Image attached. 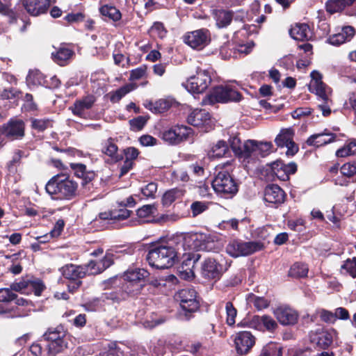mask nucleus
I'll return each mask as SVG.
<instances>
[{
    "label": "nucleus",
    "instance_id": "nucleus-10",
    "mask_svg": "<svg viewBox=\"0 0 356 356\" xmlns=\"http://www.w3.org/2000/svg\"><path fill=\"white\" fill-rule=\"evenodd\" d=\"M211 81L209 72L207 70H199L196 75L190 77L186 81L182 83L189 92L202 93L206 90Z\"/></svg>",
    "mask_w": 356,
    "mask_h": 356
},
{
    "label": "nucleus",
    "instance_id": "nucleus-28",
    "mask_svg": "<svg viewBox=\"0 0 356 356\" xmlns=\"http://www.w3.org/2000/svg\"><path fill=\"white\" fill-rule=\"evenodd\" d=\"M336 135L325 130L322 133L313 134L309 136L306 143L309 146L321 147L335 140Z\"/></svg>",
    "mask_w": 356,
    "mask_h": 356
},
{
    "label": "nucleus",
    "instance_id": "nucleus-27",
    "mask_svg": "<svg viewBox=\"0 0 356 356\" xmlns=\"http://www.w3.org/2000/svg\"><path fill=\"white\" fill-rule=\"evenodd\" d=\"M263 326L266 330L273 332L278 327L276 321L270 316L263 315L261 316H254L250 321V327H254L259 330H261Z\"/></svg>",
    "mask_w": 356,
    "mask_h": 356
},
{
    "label": "nucleus",
    "instance_id": "nucleus-62",
    "mask_svg": "<svg viewBox=\"0 0 356 356\" xmlns=\"http://www.w3.org/2000/svg\"><path fill=\"white\" fill-rule=\"evenodd\" d=\"M146 70H147V68L144 65L132 70L130 72L129 80H131V81L138 80V79H140L143 77L145 76Z\"/></svg>",
    "mask_w": 356,
    "mask_h": 356
},
{
    "label": "nucleus",
    "instance_id": "nucleus-59",
    "mask_svg": "<svg viewBox=\"0 0 356 356\" xmlns=\"http://www.w3.org/2000/svg\"><path fill=\"white\" fill-rule=\"evenodd\" d=\"M84 266V271L86 275H96L101 273L102 269L100 266H99L98 261H90L87 265L83 266Z\"/></svg>",
    "mask_w": 356,
    "mask_h": 356
},
{
    "label": "nucleus",
    "instance_id": "nucleus-20",
    "mask_svg": "<svg viewBox=\"0 0 356 356\" xmlns=\"http://www.w3.org/2000/svg\"><path fill=\"white\" fill-rule=\"evenodd\" d=\"M25 125L22 120L10 119L2 127V134L10 140L21 139L24 136Z\"/></svg>",
    "mask_w": 356,
    "mask_h": 356
},
{
    "label": "nucleus",
    "instance_id": "nucleus-6",
    "mask_svg": "<svg viewBox=\"0 0 356 356\" xmlns=\"http://www.w3.org/2000/svg\"><path fill=\"white\" fill-rule=\"evenodd\" d=\"M65 332L62 327L49 328L43 334V338L48 342V356H55L67 348V341L65 339Z\"/></svg>",
    "mask_w": 356,
    "mask_h": 356
},
{
    "label": "nucleus",
    "instance_id": "nucleus-40",
    "mask_svg": "<svg viewBox=\"0 0 356 356\" xmlns=\"http://www.w3.org/2000/svg\"><path fill=\"white\" fill-rule=\"evenodd\" d=\"M99 13L104 17H108L113 22L119 21L122 17L120 11L115 6L106 4L99 8Z\"/></svg>",
    "mask_w": 356,
    "mask_h": 356
},
{
    "label": "nucleus",
    "instance_id": "nucleus-64",
    "mask_svg": "<svg viewBox=\"0 0 356 356\" xmlns=\"http://www.w3.org/2000/svg\"><path fill=\"white\" fill-rule=\"evenodd\" d=\"M193 216H197L207 209V205L204 202H195L191 205Z\"/></svg>",
    "mask_w": 356,
    "mask_h": 356
},
{
    "label": "nucleus",
    "instance_id": "nucleus-1",
    "mask_svg": "<svg viewBox=\"0 0 356 356\" xmlns=\"http://www.w3.org/2000/svg\"><path fill=\"white\" fill-rule=\"evenodd\" d=\"M197 234L177 235L166 241L152 244L148 250L146 259L149 264L158 269L172 267L177 261L181 251L195 250L198 247Z\"/></svg>",
    "mask_w": 356,
    "mask_h": 356
},
{
    "label": "nucleus",
    "instance_id": "nucleus-22",
    "mask_svg": "<svg viewBox=\"0 0 356 356\" xmlns=\"http://www.w3.org/2000/svg\"><path fill=\"white\" fill-rule=\"evenodd\" d=\"M184 259L179 268V272L181 278L184 280H191L195 277L194 266L196 262L200 259V255L196 253H183Z\"/></svg>",
    "mask_w": 356,
    "mask_h": 356
},
{
    "label": "nucleus",
    "instance_id": "nucleus-61",
    "mask_svg": "<svg viewBox=\"0 0 356 356\" xmlns=\"http://www.w3.org/2000/svg\"><path fill=\"white\" fill-rule=\"evenodd\" d=\"M316 313L320 316L321 319L325 323H333L334 321V315L332 312L320 309L316 310Z\"/></svg>",
    "mask_w": 356,
    "mask_h": 356
},
{
    "label": "nucleus",
    "instance_id": "nucleus-8",
    "mask_svg": "<svg viewBox=\"0 0 356 356\" xmlns=\"http://www.w3.org/2000/svg\"><path fill=\"white\" fill-rule=\"evenodd\" d=\"M264 248L261 241L244 242L239 240L231 241L226 247V252L233 257L247 256L261 250Z\"/></svg>",
    "mask_w": 356,
    "mask_h": 356
},
{
    "label": "nucleus",
    "instance_id": "nucleus-58",
    "mask_svg": "<svg viewBox=\"0 0 356 356\" xmlns=\"http://www.w3.org/2000/svg\"><path fill=\"white\" fill-rule=\"evenodd\" d=\"M45 286L43 282L38 279L29 281V291L33 290L36 296H40L44 289Z\"/></svg>",
    "mask_w": 356,
    "mask_h": 356
},
{
    "label": "nucleus",
    "instance_id": "nucleus-35",
    "mask_svg": "<svg viewBox=\"0 0 356 356\" xmlns=\"http://www.w3.org/2000/svg\"><path fill=\"white\" fill-rule=\"evenodd\" d=\"M121 299L115 293H104L102 294L100 298H94L88 303L86 304L87 309L94 311L97 309L102 306V300L105 301L106 300H111L113 301H119Z\"/></svg>",
    "mask_w": 356,
    "mask_h": 356
},
{
    "label": "nucleus",
    "instance_id": "nucleus-25",
    "mask_svg": "<svg viewBox=\"0 0 356 356\" xmlns=\"http://www.w3.org/2000/svg\"><path fill=\"white\" fill-rule=\"evenodd\" d=\"M95 100V97L92 95L85 96L81 99H76L74 104L70 107V110L74 115L83 118L85 115V111L91 108Z\"/></svg>",
    "mask_w": 356,
    "mask_h": 356
},
{
    "label": "nucleus",
    "instance_id": "nucleus-52",
    "mask_svg": "<svg viewBox=\"0 0 356 356\" xmlns=\"http://www.w3.org/2000/svg\"><path fill=\"white\" fill-rule=\"evenodd\" d=\"M30 280L26 278H22L19 281L14 282L10 285V289L13 291L20 292L22 293H29V284Z\"/></svg>",
    "mask_w": 356,
    "mask_h": 356
},
{
    "label": "nucleus",
    "instance_id": "nucleus-49",
    "mask_svg": "<svg viewBox=\"0 0 356 356\" xmlns=\"http://www.w3.org/2000/svg\"><path fill=\"white\" fill-rule=\"evenodd\" d=\"M284 169H282L277 173L276 176L280 180L286 181L289 179V175L294 174L297 170V165L295 163H290L285 166Z\"/></svg>",
    "mask_w": 356,
    "mask_h": 356
},
{
    "label": "nucleus",
    "instance_id": "nucleus-56",
    "mask_svg": "<svg viewBox=\"0 0 356 356\" xmlns=\"http://www.w3.org/2000/svg\"><path fill=\"white\" fill-rule=\"evenodd\" d=\"M11 289H0V302H10L17 299V295L14 293Z\"/></svg>",
    "mask_w": 356,
    "mask_h": 356
},
{
    "label": "nucleus",
    "instance_id": "nucleus-31",
    "mask_svg": "<svg viewBox=\"0 0 356 356\" xmlns=\"http://www.w3.org/2000/svg\"><path fill=\"white\" fill-rule=\"evenodd\" d=\"M73 55V50L66 46H61L56 51L51 53L54 61L61 66L67 65Z\"/></svg>",
    "mask_w": 356,
    "mask_h": 356
},
{
    "label": "nucleus",
    "instance_id": "nucleus-38",
    "mask_svg": "<svg viewBox=\"0 0 356 356\" xmlns=\"http://www.w3.org/2000/svg\"><path fill=\"white\" fill-rule=\"evenodd\" d=\"M355 0H328L326 2L325 8L327 13L330 14L341 12L347 6H350Z\"/></svg>",
    "mask_w": 356,
    "mask_h": 356
},
{
    "label": "nucleus",
    "instance_id": "nucleus-11",
    "mask_svg": "<svg viewBox=\"0 0 356 356\" xmlns=\"http://www.w3.org/2000/svg\"><path fill=\"white\" fill-rule=\"evenodd\" d=\"M249 149L246 163H254L260 157H265L272 152L273 145L270 142H258L254 140H248L245 147Z\"/></svg>",
    "mask_w": 356,
    "mask_h": 356
},
{
    "label": "nucleus",
    "instance_id": "nucleus-60",
    "mask_svg": "<svg viewBox=\"0 0 356 356\" xmlns=\"http://www.w3.org/2000/svg\"><path fill=\"white\" fill-rule=\"evenodd\" d=\"M157 191V184L150 182L141 188L142 194L146 197H154Z\"/></svg>",
    "mask_w": 356,
    "mask_h": 356
},
{
    "label": "nucleus",
    "instance_id": "nucleus-43",
    "mask_svg": "<svg viewBox=\"0 0 356 356\" xmlns=\"http://www.w3.org/2000/svg\"><path fill=\"white\" fill-rule=\"evenodd\" d=\"M228 149V145L225 140H218L212 146L209 155L213 158H221L225 155Z\"/></svg>",
    "mask_w": 356,
    "mask_h": 356
},
{
    "label": "nucleus",
    "instance_id": "nucleus-53",
    "mask_svg": "<svg viewBox=\"0 0 356 356\" xmlns=\"http://www.w3.org/2000/svg\"><path fill=\"white\" fill-rule=\"evenodd\" d=\"M181 195V192L177 189H171L166 191L162 197L163 204L165 206L171 204Z\"/></svg>",
    "mask_w": 356,
    "mask_h": 356
},
{
    "label": "nucleus",
    "instance_id": "nucleus-63",
    "mask_svg": "<svg viewBox=\"0 0 356 356\" xmlns=\"http://www.w3.org/2000/svg\"><path fill=\"white\" fill-rule=\"evenodd\" d=\"M122 354L120 348L116 343H113L107 350L100 353L99 356H120Z\"/></svg>",
    "mask_w": 356,
    "mask_h": 356
},
{
    "label": "nucleus",
    "instance_id": "nucleus-57",
    "mask_svg": "<svg viewBox=\"0 0 356 356\" xmlns=\"http://www.w3.org/2000/svg\"><path fill=\"white\" fill-rule=\"evenodd\" d=\"M150 33L153 37L163 38L166 35V30L161 22H155L150 29Z\"/></svg>",
    "mask_w": 356,
    "mask_h": 356
},
{
    "label": "nucleus",
    "instance_id": "nucleus-3",
    "mask_svg": "<svg viewBox=\"0 0 356 356\" xmlns=\"http://www.w3.org/2000/svg\"><path fill=\"white\" fill-rule=\"evenodd\" d=\"M310 76L312 80L309 85V90L315 93L322 101L318 105V108L322 112L323 116H327L331 113L330 107L331 101L329 98L330 89L322 81V75L318 71H312Z\"/></svg>",
    "mask_w": 356,
    "mask_h": 356
},
{
    "label": "nucleus",
    "instance_id": "nucleus-29",
    "mask_svg": "<svg viewBox=\"0 0 356 356\" xmlns=\"http://www.w3.org/2000/svg\"><path fill=\"white\" fill-rule=\"evenodd\" d=\"M229 145L234 154L243 161L246 163L247 157L248 155L249 149L245 147L248 143V140L242 143L241 139L237 136L230 137L229 140Z\"/></svg>",
    "mask_w": 356,
    "mask_h": 356
},
{
    "label": "nucleus",
    "instance_id": "nucleus-34",
    "mask_svg": "<svg viewBox=\"0 0 356 356\" xmlns=\"http://www.w3.org/2000/svg\"><path fill=\"white\" fill-rule=\"evenodd\" d=\"M173 103L172 99H160L154 103H148L146 108L154 113H163L171 108Z\"/></svg>",
    "mask_w": 356,
    "mask_h": 356
},
{
    "label": "nucleus",
    "instance_id": "nucleus-32",
    "mask_svg": "<svg viewBox=\"0 0 356 356\" xmlns=\"http://www.w3.org/2000/svg\"><path fill=\"white\" fill-rule=\"evenodd\" d=\"M291 37L296 40H307L311 36V31L306 24H296L289 31Z\"/></svg>",
    "mask_w": 356,
    "mask_h": 356
},
{
    "label": "nucleus",
    "instance_id": "nucleus-55",
    "mask_svg": "<svg viewBox=\"0 0 356 356\" xmlns=\"http://www.w3.org/2000/svg\"><path fill=\"white\" fill-rule=\"evenodd\" d=\"M156 211V207L153 204L144 205L137 210V216L139 218H145L153 215Z\"/></svg>",
    "mask_w": 356,
    "mask_h": 356
},
{
    "label": "nucleus",
    "instance_id": "nucleus-19",
    "mask_svg": "<svg viewBox=\"0 0 356 356\" xmlns=\"http://www.w3.org/2000/svg\"><path fill=\"white\" fill-rule=\"evenodd\" d=\"M293 135L294 132L292 129H283L275 139L278 147L287 148V155L293 156L298 151V146L293 140Z\"/></svg>",
    "mask_w": 356,
    "mask_h": 356
},
{
    "label": "nucleus",
    "instance_id": "nucleus-41",
    "mask_svg": "<svg viewBox=\"0 0 356 356\" xmlns=\"http://www.w3.org/2000/svg\"><path fill=\"white\" fill-rule=\"evenodd\" d=\"M70 167L74 171L75 176L79 178L83 179L85 182H88L93 178V173L87 172L86 167L85 165L81 163H71Z\"/></svg>",
    "mask_w": 356,
    "mask_h": 356
},
{
    "label": "nucleus",
    "instance_id": "nucleus-37",
    "mask_svg": "<svg viewBox=\"0 0 356 356\" xmlns=\"http://www.w3.org/2000/svg\"><path fill=\"white\" fill-rule=\"evenodd\" d=\"M246 301L248 305L253 306L258 311L266 309L270 305V300L267 298L254 293H248L246 296Z\"/></svg>",
    "mask_w": 356,
    "mask_h": 356
},
{
    "label": "nucleus",
    "instance_id": "nucleus-9",
    "mask_svg": "<svg viewBox=\"0 0 356 356\" xmlns=\"http://www.w3.org/2000/svg\"><path fill=\"white\" fill-rule=\"evenodd\" d=\"M191 134V128L185 125L177 124L163 129L161 132V137L168 144L175 145L187 140Z\"/></svg>",
    "mask_w": 356,
    "mask_h": 356
},
{
    "label": "nucleus",
    "instance_id": "nucleus-13",
    "mask_svg": "<svg viewBox=\"0 0 356 356\" xmlns=\"http://www.w3.org/2000/svg\"><path fill=\"white\" fill-rule=\"evenodd\" d=\"M184 42L194 49L201 50L210 42V33L205 29L186 33L184 36Z\"/></svg>",
    "mask_w": 356,
    "mask_h": 356
},
{
    "label": "nucleus",
    "instance_id": "nucleus-48",
    "mask_svg": "<svg viewBox=\"0 0 356 356\" xmlns=\"http://www.w3.org/2000/svg\"><path fill=\"white\" fill-rule=\"evenodd\" d=\"M226 323L229 326H234L236 323L237 310L234 307L232 302L228 301L225 303Z\"/></svg>",
    "mask_w": 356,
    "mask_h": 356
},
{
    "label": "nucleus",
    "instance_id": "nucleus-39",
    "mask_svg": "<svg viewBox=\"0 0 356 356\" xmlns=\"http://www.w3.org/2000/svg\"><path fill=\"white\" fill-rule=\"evenodd\" d=\"M340 172L346 178L341 180L337 179L336 183L341 186H346L348 184L346 178L353 177L356 175V165L350 163H345L341 167Z\"/></svg>",
    "mask_w": 356,
    "mask_h": 356
},
{
    "label": "nucleus",
    "instance_id": "nucleus-24",
    "mask_svg": "<svg viewBox=\"0 0 356 356\" xmlns=\"http://www.w3.org/2000/svg\"><path fill=\"white\" fill-rule=\"evenodd\" d=\"M286 194L277 185L270 184L266 187L264 200L271 206H277L284 201Z\"/></svg>",
    "mask_w": 356,
    "mask_h": 356
},
{
    "label": "nucleus",
    "instance_id": "nucleus-46",
    "mask_svg": "<svg viewBox=\"0 0 356 356\" xmlns=\"http://www.w3.org/2000/svg\"><path fill=\"white\" fill-rule=\"evenodd\" d=\"M308 267L302 263H295L290 268L289 275L294 277H305L308 273Z\"/></svg>",
    "mask_w": 356,
    "mask_h": 356
},
{
    "label": "nucleus",
    "instance_id": "nucleus-54",
    "mask_svg": "<svg viewBox=\"0 0 356 356\" xmlns=\"http://www.w3.org/2000/svg\"><path fill=\"white\" fill-rule=\"evenodd\" d=\"M51 126L49 119H31V127L38 131H43Z\"/></svg>",
    "mask_w": 356,
    "mask_h": 356
},
{
    "label": "nucleus",
    "instance_id": "nucleus-15",
    "mask_svg": "<svg viewBox=\"0 0 356 356\" xmlns=\"http://www.w3.org/2000/svg\"><path fill=\"white\" fill-rule=\"evenodd\" d=\"M131 213V211L125 207L101 212L99 213L98 216L93 220L92 222L94 225H97L99 223L104 221L106 222L107 225L115 224L127 219L130 216Z\"/></svg>",
    "mask_w": 356,
    "mask_h": 356
},
{
    "label": "nucleus",
    "instance_id": "nucleus-4",
    "mask_svg": "<svg viewBox=\"0 0 356 356\" xmlns=\"http://www.w3.org/2000/svg\"><path fill=\"white\" fill-rule=\"evenodd\" d=\"M241 94L231 86H220L214 88L202 100L203 105H213L216 103L238 102Z\"/></svg>",
    "mask_w": 356,
    "mask_h": 356
},
{
    "label": "nucleus",
    "instance_id": "nucleus-21",
    "mask_svg": "<svg viewBox=\"0 0 356 356\" xmlns=\"http://www.w3.org/2000/svg\"><path fill=\"white\" fill-rule=\"evenodd\" d=\"M273 314L282 325H295L298 320L299 314L293 308L289 306H280L274 309Z\"/></svg>",
    "mask_w": 356,
    "mask_h": 356
},
{
    "label": "nucleus",
    "instance_id": "nucleus-17",
    "mask_svg": "<svg viewBox=\"0 0 356 356\" xmlns=\"http://www.w3.org/2000/svg\"><path fill=\"white\" fill-rule=\"evenodd\" d=\"M335 331L333 329H325L319 327L309 333V339L312 343L321 349L327 348L333 341Z\"/></svg>",
    "mask_w": 356,
    "mask_h": 356
},
{
    "label": "nucleus",
    "instance_id": "nucleus-23",
    "mask_svg": "<svg viewBox=\"0 0 356 356\" xmlns=\"http://www.w3.org/2000/svg\"><path fill=\"white\" fill-rule=\"evenodd\" d=\"M24 10L31 16L38 17L47 12L50 0H20Z\"/></svg>",
    "mask_w": 356,
    "mask_h": 356
},
{
    "label": "nucleus",
    "instance_id": "nucleus-47",
    "mask_svg": "<svg viewBox=\"0 0 356 356\" xmlns=\"http://www.w3.org/2000/svg\"><path fill=\"white\" fill-rule=\"evenodd\" d=\"M137 88V85L136 83H128L126 84L119 89H118L115 92L111 95V99L113 102H118L124 96H125L127 93L131 91H133Z\"/></svg>",
    "mask_w": 356,
    "mask_h": 356
},
{
    "label": "nucleus",
    "instance_id": "nucleus-7",
    "mask_svg": "<svg viewBox=\"0 0 356 356\" xmlns=\"http://www.w3.org/2000/svg\"><path fill=\"white\" fill-rule=\"evenodd\" d=\"M214 191L222 197L231 198L238 191V186L234 179L227 172H220L212 181Z\"/></svg>",
    "mask_w": 356,
    "mask_h": 356
},
{
    "label": "nucleus",
    "instance_id": "nucleus-33",
    "mask_svg": "<svg viewBox=\"0 0 356 356\" xmlns=\"http://www.w3.org/2000/svg\"><path fill=\"white\" fill-rule=\"evenodd\" d=\"M248 31L246 29V26H243L242 29H239L238 31H236L234 33V42L237 44V51L245 55L248 54L252 49V47L254 46V44L252 42H248L246 44H242L241 42L242 40H241V37H245L248 35Z\"/></svg>",
    "mask_w": 356,
    "mask_h": 356
},
{
    "label": "nucleus",
    "instance_id": "nucleus-14",
    "mask_svg": "<svg viewBox=\"0 0 356 356\" xmlns=\"http://www.w3.org/2000/svg\"><path fill=\"white\" fill-rule=\"evenodd\" d=\"M176 299L180 302L181 309L186 312L193 313L199 308L197 293L194 289L186 288L177 292Z\"/></svg>",
    "mask_w": 356,
    "mask_h": 356
},
{
    "label": "nucleus",
    "instance_id": "nucleus-50",
    "mask_svg": "<svg viewBox=\"0 0 356 356\" xmlns=\"http://www.w3.org/2000/svg\"><path fill=\"white\" fill-rule=\"evenodd\" d=\"M355 154H356V141L355 140L349 142L336 152L338 157H346Z\"/></svg>",
    "mask_w": 356,
    "mask_h": 356
},
{
    "label": "nucleus",
    "instance_id": "nucleus-26",
    "mask_svg": "<svg viewBox=\"0 0 356 356\" xmlns=\"http://www.w3.org/2000/svg\"><path fill=\"white\" fill-rule=\"evenodd\" d=\"M117 142V138L110 137L102 143V152L114 162H118L123 158L122 154L119 152Z\"/></svg>",
    "mask_w": 356,
    "mask_h": 356
},
{
    "label": "nucleus",
    "instance_id": "nucleus-42",
    "mask_svg": "<svg viewBox=\"0 0 356 356\" xmlns=\"http://www.w3.org/2000/svg\"><path fill=\"white\" fill-rule=\"evenodd\" d=\"M46 76L38 70H32L26 76V83L31 86H44Z\"/></svg>",
    "mask_w": 356,
    "mask_h": 356
},
{
    "label": "nucleus",
    "instance_id": "nucleus-2",
    "mask_svg": "<svg viewBox=\"0 0 356 356\" xmlns=\"http://www.w3.org/2000/svg\"><path fill=\"white\" fill-rule=\"evenodd\" d=\"M77 184L64 175L53 177L46 184V191L56 199H70L76 194Z\"/></svg>",
    "mask_w": 356,
    "mask_h": 356
},
{
    "label": "nucleus",
    "instance_id": "nucleus-45",
    "mask_svg": "<svg viewBox=\"0 0 356 356\" xmlns=\"http://www.w3.org/2000/svg\"><path fill=\"white\" fill-rule=\"evenodd\" d=\"M341 273L356 277V258L346 259L341 266Z\"/></svg>",
    "mask_w": 356,
    "mask_h": 356
},
{
    "label": "nucleus",
    "instance_id": "nucleus-36",
    "mask_svg": "<svg viewBox=\"0 0 356 356\" xmlns=\"http://www.w3.org/2000/svg\"><path fill=\"white\" fill-rule=\"evenodd\" d=\"M214 18L218 28H225L232 22L233 12L227 10H217L214 12Z\"/></svg>",
    "mask_w": 356,
    "mask_h": 356
},
{
    "label": "nucleus",
    "instance_id": "nucleus-51",
    "mask_svg": "<svg viewBox=\"0 0 356 356\" xmlns=\"http://www.w3.org/2000/svg\"><path fill=\"white\" fill-rule=\"evenodd\" d=\"M5 258L8 260V263H11L12 264L8 268V270L11 272L14 275L19 274L22 270V267L19 263L17 262L19 254H13L11 255H6Z\"/></svg>",
    "mask_w": 356,
    "mask_h": 356
},
{
    "label": "nucleus",
    "instance_id": "nucleus-18",
    "mask_svg": "<svg viewBox=\"0 0 356 356\" xmlns=\"http://www.w3.org/2000/svg\"><path fill=\"white\" fill-rule=\"evenodd\" d=\"M230 263L226 262V266H222L212 258L206 259L201 266V275L207 280L218 279L222 272L229 267Z\"/></svg>",
    "mask_w": 356,
    "mask_h": 356
},
{
    "label": "nucleus",
    "instance_id": "nucleus-30",
    "mask_svg": "<svg viewBox=\"0 0 356 356\" xmlns=\"http://www.w3.org/2000/svg\"><path fill=\"white\" fill-rule=\"evenodd\" d=\"M85 268L83 266H77L74 264H67L61 268L63 275L68 279L76 280L86 276Z\"/></svg>",
    "mask_w": 356,
    "mask_h": 356
},
{
    "label": "nucleus",
    "instance_id": "nucleus-44",
    "mask_svg": "<svg viewBox=\"0 0 356 356\" xmlns=\"http://www.w3.org/2000/svg\"><path fill=\"white\" fill-rule=\"evenodd\" d=\"M259 356H282V347L280 344L270 342L263 348Z\"/></svg>",
    "mask_w": 356,
    "mask_h": 356
},
{
    "label": "nucleus",
    "instance_id": "nucleus-5",
    "mask_svg": "<svg viewBox=\"0 0 356 356\" xmlns=\"http://www.w3.org/2000/svg\"><path fill=\"white\" fill-rule=\"evenodd\" d=\"M148 276L149 273L143 268H129L123 275L122 290L128 294H137Z\"/></svg>",
    "mask_w": 356,
    "mask_h": 356
},
{
    "label": "nucleus",
    "instance_id": "nucleus-12",
    "mask_svg": "<svg viewBox=\"0 0 356 356\" xmlns=\"http://www.w3.org/2000/svg\"><path fill=\"white\" fill-rule=\"evenodd\" d=\"M188 122L193 127L207 132L214 126V120L210 113L204 109H194L187 118Z\"/></svg>",
    "mask_w": 356,
    "mask_h": 356
},
{
    "label": "nucleus",
    "instance_id": "nucleus-16",
    "mask_svg": "<svg viewBox=\"0 0 356 356\" xmlns=\"http://www.w3.org/2000/svg\"><path fill=\"white\" fill-rule=\"evenodd\" d=\"M232 338L236 351L238 355L248 354L256 341L255 337L249 331L236 332Z\"/></svg>",
    "mask_w": 356,
    "mask_h": 356
}]
</instances>
